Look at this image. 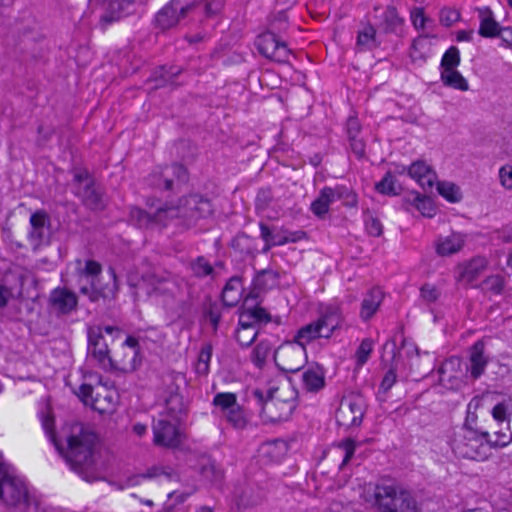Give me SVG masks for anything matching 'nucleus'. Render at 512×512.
Returning <instances> with one entry per match:
<instances>
[{
    "label": "nucleus",
    "instance_id": "a878e982",
    "mask_svg": "<svg viewBox=\"0 0 512 512\" xmlns=\"http://www.w3.org/2000/svg\"><path fill=\"white\" fill-rule=\"evenodd\" d=\"M159 209L154 214H150L140 208H131L130 221L140 228H152L155 226H166V216L158 217Z\"/></svg>",
    "mask_w": 512,
    "mask_h": 512
},
{
    "label": "nucleus",
    "instance_id": "37998d69",
    "mask_svg": "<svg viewBox=\"0 0 512 512\" xmlns=\"http://www.w3.org/2000/svg\"><path fill=\"white\" fill-rule=\"evenodd\" d=\"M413 205L424 217L431 218L436 214V206L430 197L415 193Z\"/></svg>",
    "mask_w": 512,
    "mask_h": 512
},
{
    "label": "nucleus",
    "instance_id": "a18cd8bd",
    "mask_svg": "<svg viewBox=\"0 0 512 512\" xmlns=\"http://www.w3.org/2000/svg\"><path fill=\"white\" fill-rule=\"evenodd\" d=\"M376 189L382 194L396 195L400 191V186L396 183L394 176L391 173H387L383 179L376 184Z\"/></svg>",
    "mask_w": 512,
    "mask_h": 512
},
{
    "label": "nucleus",
    "instance_id": "c03bdc74",
    "mask_svg": "<svg viewBox=\"0 0 512 512\" xmlns=\"http://www.w3.org/2000/svg\"><path fill=\"white\" fill-rule=\"evenodd\" d=\"M254 246V239L244 233H239L232 240V248L241 254H251Z\"/></svg>",
    "mask_w": 512,
    "mask_h": 512
},
{
    "label": "nucleus",
    "instance_id": "dca6fc26",
    "mask_svg": "<svg viewBox=\"0 0 512 512\" xmlns=\"http://www.w3.org/2000/svg\"><path fill=\"white\" fill-rule=\"evenodd\" d=\"M396 172L400 175L407 172L409 177L423 189H431L437 180L435 170L423 160L413 162L408 168L402 166Z\"/></svg>",
    "mask_w": 512,
    "mask_h": 512
},
{
    "label": "nucleus",
    "instance_id": "de8ad7c7",
    "mask_svg": "<svg viewBox=\"0 0 512 512\" xmlns=\"http://www.w3.org/2000/svg\"><path fill=\"white\" fill-rule=\"evenodd\" d=\"M410 20L413 27L421 31H423L429 23H432V20L425 15L424 9L420 7H415L411 10Z\"/></svg>",
    "mask_w": 512,
    "mask_h": 512
},
{
    "label": "nucleus",
    "instance_id": "6e6d98bb",
    "mask_svg": "<svg viewBox=\"0 0 512 512\" xmlns=\"http://www.w3.org/2000/svg\"><path fill=\"white\" fill-rule=\"evenodd\" d=\"M365 229L369 235L378 237L382 234L383 226L377 218L367 216L365 218Z\"/></svg>",
    "mask_w": 512,
    "mask_h": 512
},
{
    "label": "nucleus",
    "instance_id": "423d86ee",
    "mask_svg": "<svg viewBox=\"0 0 512 512\" xmlns=\"http://www.w3.org/2000/svg\"><path fill=\"white\" fill-rule=\"evenodd\" d=\"M212 213L210 201L201 195L191 194L180 198L175 204H166L159 208L158 217L166 216L167 223L180 218L187 225H190L201 218H205Z\"/></svg>",
    "mask_w": 512,
    "mask_h": 512
},
{
    "label": "nucleus",
    "instance_id": "09e8293b",
    "mask_svg": "<svg viewBox=\"0 0 512 512\" xmlns=\"http://www.w3.org/2000/svg\"><path fill=\"white\" fill-rule=\"evenodd\" d=\"M191 270L197 277L212 275L214 270L211 264L204 257H198L191 263Z\"/></svg>",
    "mask_w": 512,
    "mask_h": 512
},
{
    "label": "nucleus",
    "instance_id": "a19ab883",
    "mask_svg": "<svg viewBox=\"0 0 512 512\" xmlns=\"http://www.w3.org/2000/svg\"><path fill=\"white\" fill-rule=\"evenodd\" d=\"M374 350V342L369 338H365L361 341L357 350L354 354L356 368H362L370 358L371 353Z\"/></svg>",
    "mask_w": 512,
    "mask_h": 512
},
{
    "label": "nucleus",
    "instance_id": "0e129e2a",
    "mask_svg": "<svg viewBox=\"0 0 512 512\" xmlns=\"http://www.w3.org/2000/svg\"><path fill=\"white\" fill-rule=\"evenodd\" d=\"M339 447L343 450L344 452V458H343V462L342 464H346L350 459L351 457L353 456L354 454V451H355V443L353 440L351 439H346L344 440L340 445Z\"/></svg>",
    "mask_w": 512,
    "mask_h": 512
},
{
    "label": "nucleus",
    "instance_id": "412c9836",
    "mask_svg": "<svg viewBox=\"0 0 512 512\" xmlns=\"http://www.w3.org/2000/svg\"><path fill=\"white\" fill-rule=\"evenodd\" d=\"M30 226L29 241L34 248H38L48 235L49 221L47 214L43 211L33 213L30 216Z\"/></svg>",
    "mask_w": 512,
    "mask_h": 512
},
{
    "label": "nucleus",
    "instance_id": "69168bd1",
    "mask_svg": "<svg viewBox=\"0 0 512 512\" xmlns=\"http://www.w3.org/2000/svg\"><path fill=\"white\" fill-rule=\"evenodd\" d=\"M223 6V0H204V9L207 16L217 14Z\"/></svg>",
    "mask_w": 512,
    "mask_h": 512
},
{
    "label": "nucleus",
    "instance_id": "0eeeda50",
    "mask_svg": "<svg viewBox=\"0 0 512 512\" xmlns=\"http://www.w3.org/2000/svg\"><path fill=\"white\" fill-rule=\"evenodd\" d=\"M450 446L455 455L477 461L484 460L489 451L485 437L465 426L454 431Z\"/></svg>",
    "mask_w": 512,
    "mask_h": 512
},
{
    "label": "nucleus",
    "instance_id": "b1692460",
    "mask_svg": "<svg viewBox=\"0 0 512 512\" xmlns=\"http://www.w3.org/2000/svg\"><path fill=\"white\" fill-rule=\"evenodd\" d=\"M143 284H146L151 289L148 290L150 292H158V293H169L172 292L175 283L172 280L171 274L167 272H156L152 271L142 276Z\"/></svg>",
    "mask_w": 512,
    "mask_h": 512
},
{
    "label": "nucleus",
    "instance_id": "c9c22d12",
    "mask_svg": "<svg viewBox=\"0 0 512 512\" xmlns=\"http://www.w3.org/2000/svg\"><path fill=\"white\" fill-rule=\"evenodd\" d=\"M441 79L446 86L454 89L460 91H467L469 89L467 80L457 69H443Z\"/></svg>",
    "mask_w": 512,
    "mask_h": 512
},
{
    "label": "nucleus",
    "instance_id": "5fc2aeb1",
    "mask_svg": "<svg viewBox=\"0 0 512 512\" xmlns=\"http://www.w3.org/2000/svg\"><path fill=\"white\" fill-rule=\"evenodd\" d=\"M332 190L337 192V200H343L346 205L354 206L357 203V197L350 189L344 186H336Z\"/></svg>",
    "mask_w": 512,
    "mask_h": 512
},
{
    "label": "nucleus",
    "instance_id": "c756f323",
    "mask_svg": "<svg viewBox=\"0 0 512 512\" xmlns=\"http://www.w3.org/2000/svg\"><path fill=\"white\" fill-rule=\"evenodd\" d=\"M487 359L484 356V344L482 341L476 342L470 351V365L468 372L473 379L479 378L485 371Z\"/></svg>",
    "mask_w": 512,
    "mask_h": 512
},
{
    "label": "nucleus",
    "instance_id": "f3484780",
    "mask_svg": "<svg viewBox=\"0 0 512 512\" xmlns=\"http://www.w3.org/2000/svg\"><path fill=\"white\" fill-rule=\"evenodd\" d=\"M258 51L266 58L277 62H284L289 56V50L286 44L277 40L272 34L261 37V42L258 44Z\"/></svg>",
    "mask_w": 512,
    "mask_h": 512
},
{
    "label": "nucleus",
    "instance_id": "a211bd4d",
    "mask_svg": "<svg viewBox=\"0 0 512 512\" xmlns=\"http://www.w3.org/2000/svg\"><path fill=\"white\" fill-rule=\"evenodd\" d=\"M342 312L338 304L328 305L320 318L315 321L323 338H329L342 322Z\"/></svg>",
    "mask_w": 512,
    "mask_h": 512
},
{
    "label": "nucleus",
    "instance_id": "2f4dec72",
    "mask_svg": "<svg viewBox=\"0 0 512 512\" xmlns=\"http://www.w3.org/2000/svg\"><path fill=\"white\" fill-rule=\"evenodd\" d=\"M243 292L242 282L237 277H232L224 286L222 291V301L226 306H235Z\"/></svg>",
    "mask_w": 512,
    "mask_h": 512
},
{
    "label": "nucleus",
    "instance_id": "ddd939ff",
    "mask_svg": "<svg viewBox=\"0 0 512 512\" xmlns=\"http://www.w3.org/2000/svg\"><path fill=\"white\" fill-rule=\"evenodd\" d=\"M188 171L181 164L159 167L149 176L148 182L151 186L160 190H172L174 185L188 181Z\"/></svg>",
    "mask_w": 512,
    "mask_h": 512
},
{
    "label": "nucleus",
    "instance_id": "3c124183",
    "mask_svg": "<svg viewBox=\"0 0 512 512\" xmlns=\"http://www.w3.org/2000/svg\"><path fill=\"white\" fill-rule=\"evenodd\" d=\"M258 330L262 326L271 325L272 327H278L282 323V318L280 316H272L263 308L258 307Z\"/></svg>",
    "mask_w": 512,
    "mask_h": 512
},
{
    "label": "nucleus",
    "instance_id": "5701e85b",
    "mask_svg": "<svg viewBox=\"0 0 512 512\" xmlns=\"http://www.w3.org/2000/svg\"><path fill=\"white\" fill-rule=\"evenodd\" d=\"M487 260L485 257H475L467 263H463L457 267L458 281L470 284L478 279L480 274L487 267Z\"/></svg>",
    "mask_w": 512,
    "mask_h": 512
},
{
    "label": "nucleus",
    "instance_id": "4be33fe9",
    "mask_svg": "<svg viewBox=\"0 0 512 512\" xmlns=\"http://www.w3.org/2000/svg\"><path fill=\"white\" fill-rule=\"evenodd\" d=\"M51 306L61 314H68L77 306V296L66 288H55L49 298Z\"/></svg>",
    "mask_w": 512,
    "mask_h": 512
},
{
    "label": "nucleus",
    "instance_id": "c85d7f7f",
    "mask_svg": "<svg viewBox=\"0 0 512 512\" xmlns=\"http://www.w3.org/2000/svg\"><path fill=\"white\" fill-rule=\"evenodd\" d=\"M302 384L308 392H318L325 386V372L316 365L307 368L302 374Z\"/></svg>",
    "mask_w": 512,
    "mask_h": 512
},
{
    "label": "nucleus",
    "instance_id": "6ab92c4d",
    "mask_svg": "<svg viewBox=\"0 0 512 512\" xmlns=\"http://www.w3.org/2000/svg\"><path fill=\"white\" fill-rule=\"evenodd\" d=\"M466 243V235L460 232H452L446 236H439L435 241L437 255L445 257L454 255L462 250Z\"/></svg>",
    "mask_w": 512,
    "mask_h": 512
},
{
    "label": "nucleus",
    "instance_id": "9d476101",
    "mask_svg": "<svg viewBox=\"0 0 512 512\" xmlns=\"http://www.w3.org/2000/svg\"><path fill=\"white\" fill-rule=\"evenodd\" d=\"M107 362L124 373L135 371L141 363L139 340L128 336L112 356H109Z\"/></svg>",
    "mask_w": 512,
    "mask_h": 512
},
{
    "label": "nucleus",
    "instance_id": "680f3d73",
    "mask_svg": "<svg viewBox=\"0 0 512 512\" xmlns=\"http://www.w3.org/2000/svg\"><path fill=\"white\" fill-rule=\"evenodd\" d=\"M503 278L501 276H492L486 279L485 287L493 293L498 294L503 289Z\"/></svg>",
    "mask_w": 512,
    "mask_h": 512
},
{
    "label": "nucleus",
    "instance_id": "864d4df0",
    "mask_svg": "<svg viewBox=\"0 0 512 512\" xmlns=\"http://www.w3.org/2000/svg\"><path fill=\"white\" fill-rule=\"evenodd\" d=\"M383 17L386 31H393L402 23V20L399 18L396 10L391 7L385 9Z\"/></svg>",
    "mask_w": 512,
    "mask_h": 512
},
{
    "label": "nucleus",
    "instance_id": "e2e57ef3",
    "mask_svg": "<svg viewBox=\"0 0 512 512\" xmlns=\"http://www.w3.org/2000/svg\"><path fill=\"white\" fill-rule=\"evenodd\" d=\"M41 423L44 431L49 436V438L52 441H55L54 439V419L53 417L47 413L41 415Z\"/></svg>",
    "mask_w": 512,
    "mask_h": 512
},
{
    "label": "nucleus",
    "instance_id": "4d7b16f0",
    "mask_svg": "<svg viewBox=\"0 0 512 512\" xmlns=\"http://www.w3.org/2000/svg\"><path fill=\"white\" fill-rule=\"evenodd\" d=\"M501 186L506 190H512V165L506 164L499 169Z\"/></svg>",
    "mask_w": 512,
    "mask_h": 512
},
{
    "label": "nucleus",
    "instance_id": "20e7f679",
    "mask_svg": "<svg viewBox=\"0 0 512 512\" xmlns=\"http://www.w3.org/2000/svg\"><path fill=\"white\" fill-rule=\"evenodd\" d=\"M96 435L80 427L79 433L71 435L67 440V451L65 458L72 469L81 474H87L85 479L92 481L97 470V461L94 451Z\"/></svg>",
    "mask_w": 512,
    "mask_h": 512
},
{
    "label": "nucleus",
    "instance_id": "aec40b11",
    "mask_svg": "<svg viewBox=\"0 0 512 512\" xmlns=\"http://www.w3.org/2000/svg\"><path fill=\"white\" fill-rule=\"evenodd\" d=\"M88 349L99 363L103 365L106 363L110 355L108 345L103 337L102 327L94 326L88 329Z\"/></svg>",
    "mask_w": 512,
    "mask_h": 512
},
{
    "label": "nucleus",
    "instance_id": "ea45409f",
    "mask_svg": "<svg viewBox=\"0 0 512 512\" xmlns=\"http://www.w3.org/2000/svg\"><path fill=\"white\" fill-rule=\"evenodd\" d=\"M213 405L222 413L223 416L239 406L237 404L236 395L229 392L217 393L213 398Z\"/></svg>",
    "mask_w": 512,
    "mask_h": 512
},
{
    "label": "nucleus",
    "instance_id": "cd10ccee",
    "mask_svg": "<svg viewBox=\"0 0 512 512\" xmlns=\"http://www.w3.org/2000/svg\"><path fill=\"white\" fill-rule=\"evenodd\" d=\"M337 192L331 187H324L320 190L318 197L311 203L310 210L318 218H323L329 211L330 206L337 201Z\"/></svg>",
    "mask_w": 512,
    "mask_h": 512
},
{
    "label": "nucleus",
    "instance_id": "7ed1b4c3",
    "mask_svg": "<svg viewBox=\"0 0 512 512\" xmlns=\"http://www.w3.org/2000/svg\"><path fill=\"white\" fill-rule=\"evenodd\" d=\"M361 497L376 512H419L418 503L412 493L395 482L367 484Z\"/></svg>",
    "mask_w": 512,
    "mask_h": 512
},
{
    "label": "nucleus",
    "instance_id": "393cba45",
    "mask_svg": "<svg viewBox=\"0 0 512 512\" xmlns=\"http://www.w3.org/2000/svg\"><path fill=\"white\" fill-rule=\"evenodd\" d=\"M258 452L260 453L261 460L264 463H279L287 455L288 445L283 440H274L262 444L259 447Z\"/></svg>",
    "mask_w": 512,
    "mask_h": 512
},
{
    "label": "nucleus",
    "instance_id": "f8f14e48",
    "mask_svg": "<svg viewBox=\"0 0 512 512\" xmlns=\"http://www.w3.org/2000/svg\"><path fill=\"white\" fill-rule=\"evenodd\" d=\"M75 393L85 405L90 406L101 414L114 410L115 394L104 387L95 391L91 385L82 384Z\"/></svg>",
    "mask_w": 512,
    "mask_h": 512
},
{
    "label": "nucleus",
    "instance_id": "473e14b6",
    "mask_svg": "<svg viewBox=\"0 0 512 512\" xmlns=\"http://www.w3.org/2000/svg\"><path fill=\"white\" fill-rule=\"evenodd\" d=\"M76 194L91 209L98 210L103 207L102 196L97 192L93 183L91 185L86 184L83 188L76 187Z\"/></svg>",
    "mask_w": 512,
    "mask_h": 512
},
{
    "label": "nucleus",
    "instance_id": "6e6552de",
    "mask_svg": "<svg viewBox=\"0 0 512 512\" xmlns=\"http://www.w3.org/2000/svg\"><path fill=\"white\" fill-rule=\"evenodd\" d=\"M0 502L7 506L28 503V489L24 480L11 474L3 463H0Z\"/></svg>",
    "mask_w": 512,
    "mask_h": 512
},
{
    "label": "nucleus",
    "instance_id": "f03ea898",
    "mask_svg": "<svg viewBox=\"0 0 512 512\" xmlns=\"http://www.w3.org/2000/svg\"><path fill=\"white\" fill-rule=\"evenodd\" d=\"M176 380L174 376L164 379L158 394L163 409L153 422L154 443L167 448H174L180 443L178 426L180 415L184 412V403Z\"/></svg>",
    "mask_w": 512,
    "mask_h": 512
},
{
    "label": "nucleus",
    "instance_id": "58836bf2",
    "mask_svg": "<svg viewBox=\"0 0 512 512\" xmlns=\"http://www.w3.org/2000/svg\"><path fill=\"white\" fill-rule=\"evenodd\" d=\"M316 338H323L316 322L305 325L297 332L294 342L296 345H301L303 348Z\"/></svg>",
    "mask_w": 512,
    "mask_h": 512
},
{
    "label": "nucleus",
    "instance_id": "39448f33",
    "mask_svg": "<svg viewBox=\"0 0 512 512\" xmlns=\"http://www.w3.org/2000/svg\"><path fill=\"white\" fill-rule=\"evenodd\" d=\"M101 265L94 260H87L85 267L78 272L80 292L89 297L93 302L100 297H114L118 290V283L115 270L110 267L107 271L108 282L105 285L100 284L99 275L101 273Z\"/></svg>",
    "mask_w": 512,
    "mask_h": 512
},
{
    "label": "nucleus",
    "instance_id": "13d9d810",
    "mask_svg": "<svg viewBox=\"0 0 512 512\" xmlns=\"http://www.w3.org/2000/svg\"><path fill=\"white\" fill-rule=\"evenodd\" d=\"M278 283V276L274 272H262L258 273V287L260 285L265 289L272 288Z\"/></svg>",
    "mask_w": 512,
    "mask_h": 512
},
{
    "label": "nucleus",
    "instance_id": "e433bc0d",
    "mask_svg": "<svg viewBox=\"0 0 512 512\" xmlns=\"http://www.w3.org/2000/svg\"><path fill=\"white\" fill-rule=\"evenodd\" d=\"M357 45L361 50H372L380 45L376 31L372 26H364L358 32Z\"/></svg>",
    "mask_w": 512,
    "mask_h": 512
},
{
    "label": "nucleus",
    "instance_id": "603ef678",
    "mask_svg": "<svg viewBox=\"0 0 512 512\" xmlns=\"http://www.w3.org/2000/svg\"><path fill=\"white\" fill-rule=\"evenodd\" d=\"M224 417L237 429H242L246 426V417L239 406L225 414Z\"/></svg>",
    "mask_w": 512,
    "mask_h": 512
},
{
    "label": "nucleus",
    "instance_id": "79ce46f5",
    "mask_svg": "<svg viewBox=\"0 0 512 512\" xmlns=\"http://www.w3.org/2000/svg\"><path fill=\"white\" fill-rule=\"evenodd\" d=\"M212 352L213 348L211 344L208 343L202 346L195 364V371L198 375L206 376L209 373Z\"/></svg>",
    "mask_w": 512,
    "mask_h": 512
},
{
    "label": "nucleus",
    "instance_id": "4c0bfd02",
    "mask_svg": "<svg viewBox=\"0 0 512 512\" xmlns=\"http://www.w3.org/2000/svg\"><path fill=\"white\" fill-rule=\"evenodd\" d=\"M460 359L457 357H451L447 359L439 368L440 374V382L443 385L449 384L450 387H454L455 380L457 379L456 375H453L451 372L458 369L460 367Z\"/></svg>",
    "mask_w": 512,
    "mask_h": 512
},
{
    "label": "nucleus",
    "instance_id": "8fccbe9b",
    "mask_svg": "<svg viewBox=\"0 0 512 512\" xmlns=\"http://www.w3.org/2000/svg\"><path fill=\"white\" fill-rule=\"evenodd\" d=\"M460 12L457 9L445 7L441 9L439 20L446 27H450L460 20Z\"/></svg>",
    "mask_w": 512,
    "mask_h": 512
},
{
    "label": "nucleus",
    "instance_id": "052dcab7",
    "mask_svg": "<svg viewBox=\"0 0 512 512\" xmlns=\"http://www.w3.org/2000/svg\"><path fill=\"white\" fill-rule=\"evenodd\" d=\"M161 474L169 476L162 468H153L147 474L136 475L130 479L132 485H137L142 479L158 477Z\"/></svg>",
    "mask_w": 512,
    "mask_h": 512
},
{
    "label": "nucleus",
    "instance_id": "72a5a7b5",
    "mask_svg": "<svg viewBox=\"0 0 512 512\" xmlns=\"http://www.w3.org/2000/svg\"><path fill=\"white\" fill-rule=\"evenodd\" d=\"M432 54V42L427 35L418 36L412 43L410 56L413 61H422Z\"/></svg>",
    "mask_w": 512,
    "mask_h": 512
},
{
    "label": "nucleus",
    "instance_id": "1a4fd4ad",
    "mask_svg": "<svg viewBox=\"0 0 512 512\" xmlns=\"http://www.w3.org/2000/svg\"><path fill=\"white\" fill-rule=\"evenodd\" d=\"M236 339L243 347L251 346L256 340V295L253 291L244 298L240 307Z\"/></svg>",
    "mask_w": 512,
    "mask_h": 512
},
{
    "label": "nucleus",
    "instance_id": "4468645a",
    "mask_svg": "<svg viewBox=\"0 0 512 512\" xmlns=\"http://www.w3.org/2000/svg\"><path fill=\"white\" fill-rule=\"evenodd\" d=\"M365 401L361 395H349L341 400L336 413L337 421L344 426H357L361 423Z\"/></svg>",
    "mask_w": 512,
    "mask_h": 512
},
{
    "label": "nucleus",
    "instance_id": "f257e3e1",
    "mask_svg": "<svg viewBox=\"0 0 512 512\" xmlns=\"http://www.w3.org/2000/svg\"><path fill=\"white\" fill-rule=\"evenodd\" d=\"M297 391L290 380L277 370H267L258 378V417L263 424L287 421L296 408Z\"/></svg>",
    "mask_w": 512,
    "mask_h": 512
},
{
    "label": "nucleus",
    "instance_id": "f704fd0d",
    "mask_svg": "<svg viewBox=\"0 0 512 512\" xmlns=\"http://www.w3.org/2000/svg\"><path fill=\"white\" fill-rule=\"evenodd\" d=\"M438 193L450 203H458L462 200L463 194L460 187L451 181H436Z\"/></svg>",
    "mask_w": 512,
    "mask_h": 512
},
{
    "label": "nucleus",
    "instance_id": "bf43d9fd",
    "mask_svg": "<svg viewBox=\"0 0 512 512\" xmlns=\"http://www.w3.org/2000/svg\"><path fill=\"white\" fill-rule=\"evenodd\" d=\"M421 297L431 303L437 300L439 291L433 285L425 284L421 288Z\"/></svg>",
    "mask_w": 512,
    "mask_h": 512
},
{
    "label": "nucleus",
    "instance_id": "9b49d317",
    "mask_svg": "<svg viewBox=\"0 0 512 512\" xmlns=\"http://www.w3.org/2000/svg\"><path fill=\"white\" fill-rule=\"evenodd\" d=\"M197 6L190 0H171L157 13L155 23L162 30L170 29L193 13Z\"/></svg>",
    "mask_w": 512,
    "mask_h": 512
},
{
    "label": "nucleus",
    "instance_id": "49530a36",
    "mask_svg": "<svg viewBox=\"0 0 512 512\" xmlns=\"http://www.w3.org/2000/svg\"><path fill=\"white\" fill-rule=\"evenodd\" d=\"M460 63V52L457 47L451 46L443 55L441 67L443 69H456Z\"/></svg>",
    "mask_w": 512,
    "mask_h": 512
},
{
    "label": "nucleus",
    "instance_id": "774afa93",
    "mask_svg": "<svg viewBox=\"0 0 512 512\" xmlns=\"http://www.w3.org/2000/svg\"><path fill=\"white\" fill-rule=\"evenodd\" d=\"M492 416L497 422H504L507 420V408L505 404L499 403L492 410Z\"/></svg>",
    "mask_w": 512,
    "mask_h": 512
},
{
    "label": "nucleus",
    "instance_id": "bb28decb",
    "mask_svg": "<svg viewBox=\"0 0 512 512\" xmlns=\"http://www.w3.org/2000/svg\"><path fill=\"white\" fill-rule=\"evenodd\" d=\"M478 17L480 20L479 34L485 38H494L499 36L501 27L495 20L493 12L488 7L478 8Z\"/></svg>",
    "mask_w": 512,
    "mask_h": 512
},
{
    "label": "nucleus",
    "instance_id": "2eb2a0df",
    "mask_svg": "<svg viewBox=\"0 0 512 512\" xmlns=\"http://www.w3.org/2000/svg\"><path fill=\"white\" fill-rule=\"evenodd\" d=\"M306 350L301 345L287 343L282 345L274 354L276 364L287 372L298 371L305 362Z\"/></svg>",
    "mask_w": 512,
    "mask_h": 512
},
{
    "label": "nucleus",
    "instance_id": "338daca9",
    "mask_svg": "<svg viewBox=\"0 0 512 512\" xmlns=\"http://www.w3.org/2000/svg\"><path fill=\"white\" fill-rule=\"evenodd\" d=\"M74 180L77 183V187L83 188L86 184L91 185L93 183L87 170H76L74 173Z\"/></svg>",
    "mask_w": 512,
    "mask_h": 512
},
{
    "label": "nucleus",
    "instance_id": "7c9ffc66",
    "mask_svg": "<svg viewBox=\"0 0 512 512\" xmlns=\"http://www.w3.org/2000/svg\"><path fill=\"white\" fill-rule=\"evenodd\" d=\"M383 299V291L378 288H372L363 298L360 309V317L367 321L378 310Z\"/></svg>",
    "mask_w": 512,
    "mask_h": 512
}]
</instances>
